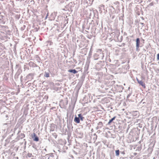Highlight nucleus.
Segmentation results:
<instances>
[{"mask_svg":"<svg viewBox=\"0 0 159 159\" xmlns=\"http://www.w3.org/2000/svg\"><path fill=\"white\" fill-rule=\"evenodd\" d=\"M136 50L137 51H139V44H140V41L139 39V38H137L136 39Z\"/></svg>","mask_w":159,"mask_h":159,"instance_id":"obj_1","label":"nucleus"},{"mask_svg":"<svg viewBox=\"0 0 159 159\" xmlns=\"http://www.w3.org/2000/svg\"><path fill=\"white\" fill-rule=\"evenodd\" d=\"M32 138L34 141L38 142L39 141V137L34 133H33V134H32Z\"/></svg>","mask_w":159,"mask_h":159,"instance_id":"obj_2","label":"nucleus"},{"mask_svg":"<svg viewBox=\"0 0 159 159\" xmlns=\"http://www.w3.org/2000/svg\"><path fill=\"white\" fill-rule=\"evenodd\" d=\"M111 4L112 5L114 4L116 7H117L119 6L120 4L119 2L116 1V0H111Z\"/></svg>","mask_w":159,"mask_h":159,"instance_id":"obj_3","label":"nucleus"},{"mask_svg":"<svg viewBox=\"0 0 159 159\" xmlns=\"http://www.w3.org/2000/svg\"><path fill=\"white\" fill-rule=\"evenodd\" d=\"M34 74V73H30L27 76V79H28L29 80H31L33 79Z\"/></svg>","mask_w":159,"mask_h":159,"instance_id":"obj_4","label":"nucleus"},{"mask_svg":"<svg viewBox=\"0 0 159 159\" xmlns=\"http://www.w3.org/2000/svg\"><path fill=\"white\" fill-rule=\"evenodd\" d=\"M137 80L138 81V83L141 85L144 88H145L146 86L144 83H143L142 80H139L138 78H136Z\"/></svg>","mask_w":159,"mask_h":159,"instance_id":"obj_5","label":"nucleus"},{"mask_svg":"<svg viewBox=\"0 0 159 159\" xmlns=\"http://www.w3.org/2000/svg\"><path fill=\"white\" fill-rule=\"evenodd\" d=\"M74 121L76 123H79L80 122V119L79 117H77L76 116L74 119Z\"/></svg>","mask_w":159,"mask_h":159,"instance_id":"obj_6","label":"nucleus"},{"mask_svg":"<svg viewBox=\"0 0 159 159\" xmlns=\"http://www.w3.org/2000/svg\"><path fill=\"white\" fill-rule=\"evenodd\" d=\"M68 71L70 73H72L74 74L78 72V71L75 69H70L68 70Z\"/></svg>","mask_w":159,"mask_h":159,"instance_id":"obj_7","label":"nucleus"},{"mask_svg":"<svg viewBox=\"0 0 159 159\" xmlns=\"http://www.w3.org/2000/svg\"><path fill=\"white\" fill-rule=\"evenodd\" d=\"M116 116H114L110 120L109 122L107 123V125H111V123L116 119Z\"/></svg>","mask_w":159,"mask_h":159,"instance_id":"obj_8","label":"nucleus"},{"mask_svg":"<svg viewBox=\"0 0 159 159\" xmlns=\"http://www.w3.org/2000/svg\"><path fill=\"white\" fill-rule=\"evenodd\" d=\"M78 116L79 117L80 120L81 121H83L84 119V117H83L81 114H79L78 115Z\"/></svg>","mask_w":159,"mask_h":159,"instance_id":"obj_9","label":"nucleus"},{"mask_svg":"<svg viewBox=\"0 0 159 159\" xmlns=\"http://www.w3.org/2000/svg\"><path fill=\"white\" fill-rule=\"evenodd\" d=\"M19 137L21 139H22L25 137V134L23 133H21Z\"/></svg>","mask_w":159,"mask_h":159,"instance_id":"obj_10","label":"nucleus"},{"mask_svg":"<svg viewBox=\"0 0 159 159\" xmlns=\"http://www.w3.org/2000/svg\"><path fill=\"white\" fill-rule=\"evenodd\" d=\"M116 155L117 156H118L120 154V151L119 150H117L116 151Z\"/></svg>","mask_w":159,"mask_h":159,"instance_id":"obj_11","label":"nucleus"},{"mask_svg":"<svg viewBox=\"0 0 159 159\" xmlns=\"http://www.w3.org/2000/svg\"><path fill=\"white\" fill-rule=\"evenodd\" d=\"M44 76L46 77H49V74L48 73L45 72Z\"/></svg>","mask_w":159,"mask_h":159,"instance_id":"obj_12","label":"nucleus"},{"mask_svg":"<svg viewBox=\"0 0 159 159\" xmlns=\"http://www.w3.org/2000/svg\"><path fill=\"white\" fill-rule=\"evenodd\" d=\"M98 125L100 126V128H101L103 125L102 123V122H99V123L98 124Z\"/></svg>","mask_w":159,"mask_h":159,"instance_id":"obj_13","label":"nucleus"},{"mask_svg":"<svg viewBox=\"0 0 159 159\" xmlns=\"http://www.w3.org/2000/svg\"><path fill=\"white\" fill-rule=\"evenodd\" d=\"M31 156L32 154L30 153H28L27 155V156L29 157H31Z\"/></svg>","mask_w":159,"mask_h":159,"instance_id":"obj_14","label":"nucleus"},{"mask_svg":"<svg viewBox=\"0 0 159 159\" xmlns=\"http://www.w3.org/2000/svg\"><path fill=\"white\" fill-rule=\"evenodd\" d=\"M157 59L158 60H159V53L157 55Z\"/></svg>","mask_w":159,"mask_h":159,"instance_id":"obj_15","label":"nucleus"},{"mask_svg":"<svg viewBox=\"0 0 159 159\" xmlns=\"http://www.w3.org/2000/svg\"><path fill=\"white\" fill-rule=\"evenodd\" d=\"M153 5V2H151L149 4V5L150 6H152Z\"/></svg>","mask_w":159,"mask_h":159,"instance_id":"obj_16","label":"nucleus"},{"mask_svg":"<svg viewBox=\"0 0 159 159\" xmlns=\"http://www.w3.org/2000/svg\"><path fill=\"white\" fill-rule=\"evenodd\" d=\"M131 95V93L129 94V95H128L127 97V98H129L130 97V96Z\"/></svg>","mask_w":159,"mask_h":159,"instance_id":"obj_17","label":"nucleus"},{"mask_svg":"<svg viewBox=\"0 0 159 159\" xmlns=\"http://www.w3.org/2000/svg\"><path fill=\"white\" fill-rule=\"evenodd\" d=\"M19 74H19V73H18V72H17L16 73V75H15V76H16V75H17V76H18L19 75Z\"/></svg>","mask_w":159,"mask_h":159,"instance_id":"obj_18","label":"nucleus"},{"mask_svg":"<svg viewBox=\"0 0 159 159\" xmlns=\"http://www.w3.org/2000/svg\"><path fill=\"white\" fill-rule=\"evenodd\" d=\"M31 2H32V3H33V4H34L35 2L34 1V0H33V1H31Z\"/></svg>","mask_w":159,"mask_h":159,"instance_id":"obj_19","label":"nucleus"},{"mask_svg":"<svg viewBox=\"0 0 159 159\" xmlns=\"http://www.w3.org/2000/svg\"><path fill=\"white\" fill-rule=\"evenodd\" d=\"M140 24H141L143 26H144V23H143L140 22Z\"/></svg>","mask_w":159,"mask_h":159,"instance_id":"obj_20","label":"nucleus"},{"mask_svg":"<svg viewBox=\"0 0 159 159\" xmlns=\"http://www.w3.org/2000/svg\"><path fill=\"white\" fill-rule=\"evenodd\" d=\"M121 153L122 154H125V152L124 151H123V152H121Z\"/></svg>","mask_w":159,"mask_h":159,"instance_id":"obj_21","label":"nucleus"},{"mask_svg":"<svg viewBox=\"0 0 159 159\" xmlns=\"http://www.w3.org/2000/svg\"><path fill=\"white\" fill-rule=\"evenodd\" d=\"M125 45V44L124 43H122V45L123 46H124Z\"/></svg>","mask_w":159,"mask_h":159,"instance_id":"obj_22","label":"nucleus"},{"mask_svg":"<svg viewBox=\"0 0 159 159\" xmlns=\"http://www.w3.org/2000/svg\"><path fill=\"white\" fill-rule=\"evenodd\" d=\"M8 124L7 123H4L3 124V125H7Z\"/></svg>","mask_w":159,"mask_h":159,"instance_id":"obj_23","label":"nucleus"},{"mask_svg":"<svg viewBox=\"0 0 159 159\" xmlns=\"http://www.w3.org/2000/svg\"><path fill=\"white\" fill-rule=\"evenodd\" d=\"M6 117H8V116L7 115H6L5 116Z\"/></svg>","mask_w":159,"mask_h":159,"instance_id":"obj_24","label":"nucleus"},{"mask_svg":"<svg viewBox=\"0 0 159 159\" xmlns=\"http://www.w3.org/2000/svg\"><path fill=\"white\" fill-rule=\"evenodd\" d=\"M20 132V130H19V131L18 132V134Z\"/></svg>","mask_w":159,"mask_h":159,"instance_id":"obj_25","label":"nucleus"},{"mask_svg":"<svg viewBox=\"0 0 159 159\" xmlns=\"http://www.w3.org/2000/svg\"><path fill=\"white\" fill-rule=\"evenodd\" d=\"M122 159H126V158H123Z\"/></svg>","mask_w":159,"mask_h":159,"instance_id":"obj_26","label":"nucleus"},{"mask_svg":"<svg viewBox=\"0 0 159 159\" xmlns=\"http://www.w3.org/2000/svg\"><path fill=\"white\" fill-rule=\"evenodd\" d=\"M156 1L158 3V0H156Z\"/></svg>","mask_w":159,"mask_h":159,"instance_id":"obj_27","label":"nucleus"},{"mask_svg":"<svg viewBox=\"0 0 159 159\" xmlns=\"http://www.w3.org/2000/svg\"><path fill=\"white\" fill-rule=\"evenodd\" d=\"M137 112H137V111H135V112H134V113H137Z\"/></svg>","mask_w":159,"mask_h":159,"instance_id":"obj_28","label":"nucleus"},{"mask_svg":"<svg viewBox=\"0 0 159 159\" xmlns=\"http://www.w3.org/2000/svg\"><path fill=\"white\" fill-rule=\"evenodd\" d=\"M57 135H56V137H55V138H57Z\"/></svg>","mask_w":159,"mask_h":159,"instance_id":"obj_29","label":"nucleus"},{"mask_svg":"<svg viewBox=\"0 0 159 159\" xmlns=\"http://www.w3.org/2000/svg\"><path fill=\"white\" fill-rule=\"evenodd\" d=\"M142 19H143V17H142Z\"/></svg>","mask_w":159,"mask_h":159,"instance_id":"obj_30","label":"nucleus"},{"mask_svg":"<svg viewBox=\"0 0 159 159\" xmlns=\"http://www.w3.org/2000/svg\"><path fill=\"white\" fill-rule=\"evenodd\" d=\"M80 87H79V89H80Z\"/></svg>","mask_w":159,"mask_h":159,"instance_id":"obj_31","label":"nucleus"},{"mask_svg":"<svg viewBox=\"0 0 159 159\" xmlns=\"http://www.w3.org/2000/svg\"><path fill=\"white\" fill-rule=\"evenodd\" d=\"M47 15L46 16V18H47Z\"/></svg>","mask_w":159,"mask_h":159,"instance_id":"obj_32","label":"nucleus"},{"mask_svg":"<svg viewBox=\"0 0 159 159\" xmlns=\"http://www.w3.org/2000/svg\"><path fill=\"white\" fill-rule=\"evenodd\" d=\"M102 57H104V55H102Z\"/></svg>","mask_w":159,"mask_h":159,"instance_id":"obj_33","label":"nucleus"},{"mask_svg":"<svg viewBox=\"0 0 159 159\" xmlns=\"http://www.w3.org/2000/svg\"><path fill=\"white\" fill-rule=\"evenodd\" d=\"M66 104H67V103H66Z\"/></svg>","mask_w":159,"mask_h":159,"instance_id":"obj_34","label":"nucleus"},{"mask_svg":"<svg viewBox=\"0 0 159 159\" xmlns=\"http://www.w3.org/2000/svg\"><path fill=\"white\" fill-rule=\"evenodd\" d=\"M25 143H26V141H25Z\"/></svg>","mask_w":159,"mask_h":159,"instance_id":"obj_35","label":"nucleus"}]
</instances>
